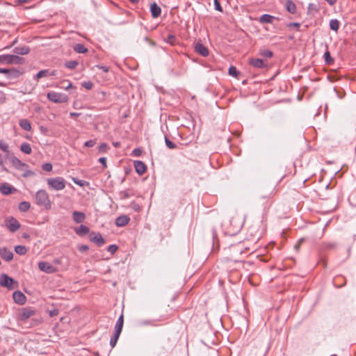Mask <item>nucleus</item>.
Wrapping results in <instances>:
<instances>
[{"label":"nucleus","mask_w":356,"mask_h":356,"mask_svg":"<svg viewBox=\"0 0 356 356\" xmlns=\"http://www.w3.org/2000/svg\"><path fill=\"white\" fill-rule=\"evenodd\" d=\"M118 250V246L116 245H110L107 248V251L111 252V254L115 253Z\"/></svg>","instance_id":"42"},{"label":"nucleus","mask_w":356,"mask_h":356,"mask_svg":"<svg viewBox=\"0 0 356 356\" xmlns=\"http://www.w3.org/2000/svg\"><path fill=\"white\" fill-rule=\"evenodd\" d=\"M214 6H215L216 10L220 11V12L222 11V7L218 0H214Z\"/></svg>","instance_id":"46"},{"label":"nucleus","mask_w":356,"mask_h":356,"mask_svg":"<svg viewBox=\"0 0 356 356\" xmlns=\"http://www.w3.org/2000/svg\"><path fill=\"white\" fill-rule=\"evenodd\" d=\"M194 49L195 52L202 56L206 57L209 56V49L200 42H197L194 46Z\"/></svg>","instance_id":"11"},{"label":"nucleus","mask_w":356,"mask_h":356,"mask_svg":"<svg viewBox=\"0 0 356 356\" xmlns=\"http://www.w3.org/2000/svg\"><path fill=\"white\" fill-rule=\"evenodd\" d=\"M89 250V247L87 245H81L79 247L80 252H86Z\"/></svg>","instance_id":"48"},{"label":"nucleus","mask_w":356,"mask_h":356,"mask_svg":"<svg viewBox=\"0 0 356 356\" xmlns=\"http://www.w3.org/2000/svg\"><path fill=\"white\" fill-rule=\"evenodd\" d=\"M287 26L288 27L299 28L300 26V24L297 23V22H291V23L288 24Z\"/></svg>","instance_id":"52"},{"label":"nucleus","mask_w":356,"mask_h":356,"mask_svg":"<svg viewBox=\"0 0 356 356\" xmlns=\"http://www.w3.org/2000/svg\"><path fill=\"white\" fill-rule=\"evenodd\" d=\"M0 256L6 261H10L13 259V253L6 248H0Z\"/></svg>","instance_id":"12"},{"label":"nucleus","mask_w":356,"mask_h":356,"mask_svg":"<svg viewBox=\"0 0 356 356\" xmlns=\"http://www.w3.org/2000/svg\"><path fill=\"white\" fill-rule=\"evenodd\" d=\"M24 59L17 55L5 54L0 56V63L6 64H22Z\"/></svg>","instance_id":"4"},{"label":"nucleus","mask_w":356,"mask_h":356,"mask_svg":"<svg viewBox=\"0 0 356 356\" xmlns=\"http://www.w3.org/2000/svg\"><path fill=\"white\" fill-rule=\"evenodd\" d=\"M83 86L86 88V89H91L92 87V83L91 82H85L84 83H83Z\"/></svg>","instance_id":"54"},{"label":"nucleus","mask_w":356,"mask_h":356,"mask_svg":"<svg viewBox=\"0 0 356 356\" xmlns=\"http://www.w3.org/2000/svg\"><path fill=\"white\" fill-rule=\"evenodd\" d=\"M14 301L19 304L23 305L26 301V296L19 291H15L13 294Z\"/></svg>","instance_id":"14"},{"label":"nucleus","mask_w":356,"mask_h":356,"mask_svg":"<svg viewBox=\"0 0 356 356\" xmlns=\"http://www.w3.org/2000/svg\"><path fill=\"white\" fill-rule=\"evenodd\" d=\"M238 74H239V72L237 70L236 67H235L234 66H231L229 68V75H231L232 76H234V77H237Z\"/></svg>","instance_id":"37"},{"label":"nucleus","mask_w":356,"mask_h":356,"mask_svg":"<svg viewBox=\"0 0 356 356\" xmlns=\"http://www.w3.org/2000/svg\"><path fill=\"white\" fill-rule=\"evenodd\" d=\"M13 51L15 54H19V55H26L29 53L30 49L27 46H21V47H16L13 49Z\"/></svg>","instance_id":"24"},{"label":"nucleus","mask_w":356,"mask_h":356,"mask_svg":"<svg viewBox=\"0 0 356 356\" xmlns=\"http://www.w3.org/2000/svg\"><path fill=\"white\" fill-rule=\"evenodd\" d=\"M30 207L31 204L29 202L24 201L19 203V209L22 212L27 211L30 209Z\"/></svg>","instance_id":"31"},{"label":"nucleus","mask_w":356,"mask_h":356,"mask_svg":"<svg viewBox=\"0 0 356 356\" xmlns=\"http://www.w3.org/2000/svg\"><path fill=\"white\" fill-rule=\"evenodd\" d=\"M47 183L49 188L56 191H61L64 189L66 186L65 180L64 178L60 177L48 178L47 179Z\"/></svg>","instance_id":"3"},{"label":"nucleus","mask_w":356,"mask_h":356,"mask_svg":"<svg viewBox=\"0 0 356 356\" xmlns=\"http://www.w3.org/2000/svg\"><path fill=\"white\" fill-rule=\"evenodd\" d=\"M325 62L326 64L331 65L334 63V60L332 58L330 51H326L324 54Z\"/></svg>","instance_id":"34"},{"label":"nucleus","mask_w":356,"mask_h":356,"mask_svg":"<svg viewBox=\"0 0 356 356\" xmlns=\"http://www.w3.org/2000/svg\"><path fill=\"white\" fill-rule=\"evenodd\" d=\"M107 149V145L106 143H102L99 147V152L101 153H105Z\"/></svg>","instance_id":"44"},{"label":"nucleus","mask_w":356,"mask_h":356,"mask_svg":"<svg viewBox=\"0 0 356 356\" xmlns=\"http://www.w3.org/2000/svg\"><path fill=\"white\" fill-rule=\"evenodd\" d=\"M90 240L95 243L98 246H102L105 243V240L99 233H90Z\"/></svg>","instance_id":"10"},{"label":"nucleus","mask_w":356,"mask_h":356,"mask_svg":"<svg viewBox=\"0 0 356 356\" xmlns=\"http://www.w3.org/2000/svg\"><path fill=\"white\" fill-rule=\"evenodd\" d=\"M133 3H138L139 2V0H129Z\"/></svg>","instance_id":"61"},{"label":"nucleus","mask_w":356,"mask_h":356,"mask_svg":"<svg viewBox=\"0 0 356 356\" xmlns=\"http://www.w3.org/2000/svg\"><path fill=\"white\" fill-rule=\"evenodd\" d=\"M337 245L335 243H332V242H329V243H325V247L327 248V249H334L336 248Z\"/></svg>","instance_id":"45"},{"label":"nucleus","mask_w":356,"mask_h":356,"mask_svg":"<svg viewBox=\"0 0 356 356\" xmlns=\"http://www.w3.org/2000/svg\"><path fill=\"white\" fill-rule=\"evenodd\" d=\"M99 69L102 70L104 72H108V67L104 65H97V66Z\"/></svg>","instance_id":"55"},{"label":"nucleus","mask_w":356,"mask_h":356,"mask_svg":"<svg viewBox=\"0 0 356 356\" xmlns=\"http://www.w3.org/2000/svg\"><path fill=\"white\" fill-rule=\"evenodd\" d=\"M249 63L253 67L259 69L264 68L266 66V64L264 63V60L260 58H252L250 60Z\"/></svg>","instance_id":"20"},{"label":"nucleus","mask_w":356,"mask_h":356,"mask_svg":"<svg viewBox=\"0 0 356 356\" xmlns=\"http://www.w3.org/2000/svg\"><path fill=\"white\" fill-rule=\"evenodd\" d=\"M165 143L166 146L169 149H172L176 148V145L174 143H172L171 140H170L167 136L165 137Z\"/></svg>","instance_id":"38"},{"label":"nucleus","mask_w":356,"mask_h":356,"mask_svg":"<svg viewBox=\"0 0 356 356\" xmlns=\"http://www.w3.org/2000/svg\"><path fill=\"white\" fill-rule=\"evenodd\" d=\"M141 153H142V151H141V149H139V148H136V149H134L133 150V152H132L133 155H134V156H140Z\"/></svg>","instance_id":"47"},{"label":"nucleus","mask_w":356,"mask_h":356,"mask_svg":"<svg viewBox=\"0 0 356 356\" xmlns=\"http://www.w3.org/2000/svg\"><path fill=\"white\" fill-rule=\"evenodd\" d=\"M285 7H286V10L289 13H290L291 14L296 13V4L291 0H287L286 1Z\"/></svg>","instance_id":"26"},{"label":"nucleus","mask_w":356,"mask_h":356,"mask_svg":"<svg viewBox=\"0 0 356 356\" xmlns=\"http://www.w3.org/2000/svg\"><path fill=\"white\" fill-rule=\"evenodd\" d=\"M20 150L26 154H29L31 153V147L30 144L27 143H23L20 146Z\"/></svg>","instance_id":"30"},{"label":"nucleus","mask_w":356,"mask_h":356,"mask_svg":"<svg viewBox=\"0 0 356 356\" xmlns=\"http://www.w3.org/2000/svg\"><path fill=\"white\" fill-rule=\"evenodd\" d=\"M0 73L4 74H8L10 76H12V77H17L20 74V72L19 70H17L15 69L8 70V69H6V68H0Z\"/></svg>","instance_id":"22"},{"label":"nucleus","mask_w":356,"mask_h":356,"mask_svg":"<svg viewBox=\"0 0 356 356\" xmlns=\"http://www.w3.org/2000/svg\"><path fill=\"white\" fill-rule=\"evenodd\" d=\"M5 224L6 227L11 232H15L20 228V223L17 219L12 216L6 218Z\"/></svg>","instance_id":"6"},{"label":"nucleus","mask_w":356,"mask_h":356,"mask_svg":"<svg viewBox=\"0 0 356 356\" xmlns=\"http://www.w3.org/2000/svg\"><path fill=\"white\" fill-rule=\"evenodd\" d=\"M120 333L121 332L115 330V332L111 338H113L114 339L118 341L120 335Z\"/></svg>","instance_id":"53"},{"label":"nucleus","mask_w":356,"mask_h":356,"mask_svg":"<svg viewBox=\"0 0 356 356\" xmlns=\"http://www.w3.org/2000/svg\"><path fill=\"white\" fill-rule=\"evenodd\" d=\"M123 323H124V316H123V314H121L115 323V330L122 332Z\"/></svg>","instance_id":"28"},{"label":"nucleus","mask_w":356,"mask_h":356,"mask_svg":"<svg viewBox=\"0 0 356 356\" xmlns=\"http://www.w3.org/2000/svg\"><path fill=\"white\" fill-rule=\"evenodd\" d=\"M70 87H72V83H69L68 86L65 87V89H68Z\"/></svg>","instance_id":"62"},{"label":"nucleus","mask_w":356,"mask_h":356,"mask_svg":"<svg viewBox=\"0 0 356 356\" xmlns=\"http://www.w3.org/2000/svg\"><path fill=\"white\" fill-rule=\"evenodd\" d=\"M134 168L136 172L140 175L144 174L147 170L146 165L141 161H134Z\"/></svg>","instance_id":"17"},{"label":"nucleus","mask_w":356,"mask_h":356,"mask_svg":"<svg viewBox=\"0 0 356 356\" xmlns=\"http://www.w3.org/2000/svg\"><path fill=\"white\" fill-rule=\"evenodd\" d=\"M47 99L54 103H65L68 101V97L64 93L56 92H49L47 95Z\"/></svg>","instance_id":"5"},{"label":"nucleus","mask_w":356,"mask_h":356,"mask_svg":"<svg viewBox=\"0 0 356 356\" xmlns=\"http://www.w3.org/2000/svg\"><path fill=\"white\" fill-rule=\"evenodd\" d=\"M14 190L15 188L8 184H3L0 186V191L2 194L4 195L11 194Z\"/></svg>","instance_id":"25"},{"label":"nucleus","mask_w":356,"mask_h":356,"mask_svg":"<svg viewBox=\"0 0 356 356\" xmlns=\"http://www.w3.org/2000/svg\"><path fill=\"white\" fill-rule=\"evenodd\" d=\"M96 144V141L95 140H90L86 141L84 143V146L87 147H92Z\"/></svg>","instance_id":"43"},{"label":"nucleus","mask_w":356,"mask_h":356,"mask_svg":"<svg viewBox=\"0 0 356 356\" xmlns=\"http://www.w3.org/2000/svg\"><path fill=\"white\" fill-rule=\"evenodd\" d=\"M150 11L153 18L159 17L161 13V8L156 3H151Z\"/></svg>","instance_id":"18"},{"label":"nucleus","mask_w":356,"mask_h":356,"mask_svg":"<svg viewBox=\"0 0 356 356\" xmlns=\"http://www.w3.org/2000/svg\"><path fill=\"white\" fill-rule=\"evenodd\" d=\"M42 170L47 172H50L52 170V165L50 163H46L42 165Z\"/></svg>","instance_id":"41"},{"label":"nucleus","mask_w":356,"mask_h":356,"mask_svg":"<svg viewBox=\"0 0 356 356\" xmlns=\"http://www.w3.org/2000/svg\"><path fill=\"white\" fill-rule=\"evenodd\" d=\"M49 74V72H48V70H40L35 76H34V79L35 80H39L40 79L44 77V76H46Z\"/></svg>","instance_id":"35"},{"label":"nucleus","mask_w":356,"mask_h":356,"mask_svg":"<svg viewBox=\"0 0 356 356\" xmlns=\"http://www.w3.org/2000/svg\"><path fill=\"white\" fill-rule=\"evenodd\" d=\"M168 40L170 42H172V41L175 40V37L174 35H169Z\"/></svg>","instance_id":"59"},{"label":"nucleus","mask_w":356,"mask_h":356,"mask_svg":"<svg viewBox=\"0 0 356 356\" xmlns=\"http://www.w3.org/2000/svg\"><path fill=\"white\" fill-rule=\"evenodd\" d=\"M114 145H115V147H118V146H119V143H115L114 144Z\"/></svg>","instance_id":"64"},{"label":"nucleus","mask_w":356,"mask_h":356,"mask_svg":"<svg viewBox=\"0 0 356 356\" xmlns=\"http://www.w3.org/2000/svg\"><path fill=\"white\" fill-rule=\"evenodd\" d=\"M76 53L84 54L88 51V49L82 44H76L73 47Z\"/></svg>","instance_id":"29"},{"label":"nucleus","mask_w":356,"mask_h":356,"mask_svg":"<svg viewBox=\"0 0 356 356\" xmlns=\"http://www.w3.org/2000/svg\"><path fill=\"white\" fill-rule=\"evenodd\" d=\"M72 180H73L74 183H75L76 184H77L80 186H83V181L77 179L76 178H72Z\"/></svg>","instance_id":"51"},{"label":"nucleus","mask_w":356,"mask_h":356,"mask_svg":"<svg viewBox=\"0 0 356 356\" xmlns=\"http://www.w3.org/2000/svg\"><path fill=\"white\" fill-rule=\"evenodd\" d=\"M277 18L273 15L264 14L259 17V22L262 24H273Z\"/></svg>","instance_id":"21"},{"label":"nucleus","mask_w":356,"mask_h":356,"mask_svg":"<svg viewBox=\"0 0 356 356\" xmlns=\"http://www.w3.org/2000/svg\"><path fill=\"white\" fill-rule=\"evenodd\" d=\"M29 0H18V3L20 4L28 2Z\"/></svg>","instance_id":"60"},{"label":"nucleus","mask_w":356,"mask_h":356,"mask_svg":"<svg viewBox=\"0 0 356 356\" xmlns=\"http://www.w3.org/2000/svg\"><path fill=\"white\" fill-rule=\"evenodd\" d=\"M35 314V312L28 308H23L20 311L19 318L22 321H25Z\"/></svg>","instance_id":"15"},{"label":"nucleus","mask_w":356,"mask_h":356,"mask_svg":"<svg viewBox=\"0 0 356 356\" xmlns=\"http://www.w3.org/2000/svg\"><path fill=\"white\" fill-rule=\"evenodd\" d=\"M38 268L41 271L46 273H54L57 270L55 266L47 261H40L38 263Z\"/></svg>","instance_id":"7"},{"label":"nucleus","mask_w":356,"mask_h":356,"mask_svg":"<svg viewBox=\"0 0 356 356\" xmlns=\"http://www.w3.org/2000/svg\"><path fill=\"white\" fill-rule=\"evenodd\" d=\"M330 28L335 31H337L339 28V22L337 19H333L330 21Z\"/></svg>","instance_id":"33"},{"label":"nucleus","mask_w":356,"mask_h":356,"mask_svg":"<svg viewBox=\"0 0 356 356\" xmlns=\"http://www.w3.org/2000/svg\"><path fill=\"white\" fill-rule=\"evenodd\" d=\"M70 117H72V118H76V117H78V116H79V115H80V113H74V112H71V113H70Z\"/></svg>","instance_id":"57"},{"label":"nucleus","mask_w":356,"mask_h":356,"mask_svg":"<svg viewBox=\"0 0 356 356\" xmlns=\"http://www.w3.org/2000/svg\"><path fill=\"white\" fill-rule=\"evenodd\" d=\"M272 197V193H269L268 194H264L260 196V201L263 202L264 204V209H268L271 204L272 202L270 200V197Z\"/></svg>","instance_id":"13"},{"label":"nucleus","mask_w":356,"mask_h":356,"mask_svg":"<svg viewBox=\"0 0 356 356\" xmlns=\"http://www.w3.org/2000/svg\"><path fill=\"white\" fill-rule=\"evenodd\" d=\"M131 193L127 191H123L120 193V197L121 199H127L131 197Z\"/></svg>","instance_id":"40"},{"label":"nucleus","mask_w":356,"mask_h":356,"mask_svg":"<svg viewBox=\"0 0 356 356\" xmlns=\"http://www.w3.org/2000/svg\"><path fill=\"white\" fill-rule=\"evenodd\" d=\"M15 251L19 255H24L27 252V249L24 245H17L15 247Z\"/></svg>","instance_id":"32"},{"label":"nucleus","mask_w":356,"mask_h":356,"mask_svg":"<svg viewBox=\"0 0 356 356\" xmlns=\"http://www.w3.org/2000/svg\"><path fill=\"white\" fill-rule=\"evenodd\" d=\"M117 340L114 339L113 338H111V340H110V345L112 348H114L115 346L116 345V343H117Z\"/></svg>","instance_id":"56"},{"label":"nucleus","mask_w":356,"mask_h":356,"mask_svg":"<svg viewBox=\"0 0 356 356\" xmlns=\"http://www.w3.org/2000/svg\"><path fill=\"white\" fill-rule=\"evenodd\" d=\"M99 162L102 163L104 168H106V158L101 157L99 159Z\"/></svg>","instance_id":"50"},{"label":"nucleus","mask_w":356,"mask_h":356,"mask_svg":"<svg viewBox=\"0 0 356 356\" xmlns=\"http://www.w3.org/2000/svg\"><path fill=\"white\" fill-rule=\"evenodd\" d=\"M10 154L9 146L7 143L0 140V167L2 170L7 172L5 166V161L8 159Z\"/></svg>","instance_id":"2"},{"label":"nucleus","mask_w":356,"mask_h":356,"mask_svg":"<svg viewBox=\"0 0 356 356\" xmlns=\"http://www.w3.org/2000/svg\"><path fill=\"white\" fill-rule=\"evenodd\" d=\"M78 65V62L76 60H70L65 63V66L68 69H74Z\"/></svg>","instance_id":"36"},{"label":"nucleus","mask_w":356,"mask_h":356,"mask_svg":"<svg viewBox=\"0 0 356 356\" xmlns=\"http://www.w3.org/2000/svg\"><path fill=\"white\" fill-rule=\"evenodd\" d=\"M260 54L266 58H271L273 55V52L270 50L264 49L261 51Z\"/></svg>","instance_id":"39"},{"label":"nucleus","mask_w":356,"mask_h":356,"mask_svg":"<svg viewBox=\"0 0 356 356\" xmlns=\"http://www.w3.org/2000/svg\"><path fill=\"white\" fill-rule=\"evenodd\" d=\"M35 202L38 205L44 206L46 208H49L51 206V200L49 194L45 190H39L35 193Z\"/></svg>","instance_id":"1"},{"label":"nucleus","mask_w":356,"mask_h":356,"mask_svg":"<svg viewBox=\"0 0 356 356\" xmlns=\"http://www.w3.org/2000/svg\"><path fill=\"white\" fill-rule=\"evenodd\" d=\"M10 162L12 165L17 170H24L25 168L28 167V165L25 163L21 161L18 158L15 156H11L8 157Z\"/></svg>","instance_id":"8"},{"label":"nucleus","mask_w":356,"mask_h":356,"mask_svg":"<svg viewBox=\"0 0 356 356\" xmlns=\"http://www.w3.org/2000/svg\"><path fill=\"white\" fill-rule=\"evenodd\" d=\"M13 282H14L13 279L8 277L6 274H2L0 276V285L1 286H5L8 289H12Z\"/></svg>","instance_id":"9"},{"label":"nucleus","mask_w":356,"mask_h":356,"mask_svg":"<svg viewBox=\"0 0 356 356\" xmlns=\"http://www.w3.org/2000/svg\"><path fill=\"white\" fill-rule=\"evenodd\" d=\"M130 220V218L127 216H120L115 219V225L118 227H123L127 225Z\"/></svg>","instance_id":"19"},{"label":"nucleus","mask_w":356,"mask_h":356,"mask_svg":"<svg viewBox=\"0 0 356 356\" xmlns=\"http://www.w3.org/2000/svg\"><path fill=\"white\" fill-rule=\"evenodd\" d=\"M0 86H5V83L0 82Z\"/></svg>","instance_id":"63"},{"label":"nucleus","mask_w":356,"mask_h":356,"mask_svg":"<svg viewBox=\"0 0 356 356\" xmlns=\"http://www.w3.org/2000/svg\"><path fill=\"white\" fill-rule=\"evenodd\" d=\"M304 239L301 238L299 240V241L294 245V249L296 251H298L300 247L301 243L303 242Z\"/></svg>","instance_id":"49"},{"label":"nucleus","mask_w":356,"mask_h":356,"mask_svg":"<svg viewBox=\"0 0 356 356\" xmlns=\"http://www.w3.org/2000/svg\"><path fill=\"white\" fill-rule=\"evenodd\" d=\"M74 232L77 235L82 236L88 234L90 229L86 225H81L79 227L74 229Z\"/></svg>","instance_id":"23"},{"label":"nucleus","mask_w":356,"mask_h":356,"mask_svg":"<svg viewBox=\"0 0 356 356\" xmlns=\"http://www.w3.org/2000/svg\"><path fill=\"white\" fill-rule=\"evenodd\" d=\"M19 126L26 131H31V125L27 119H22L19 122Z\"/></svg>","instance_id":"27"},{"label":"nucleus","mask_w":356,"mask_h":356,"mask_svg":"<svg viewBox=\"0 0 356 356\" xmlns=\"http://www.w3.org/2000/svg\"><path fill=\"white\" fill-rule=\"evenodd\" d=\"M72 218L76 223H81L86 220V216L84 213L75 211L72 213Z\"/></svg>","instance_id":"16"},{"label":"nucleus","mask_w":356,"mask_h":356,"mask_svg":"<svg viewBox=\"0 0 356 356\" xmlns=\"http://www.w3.org/2000/svg\"><path fill=\"white\" fill-rule=\"evenodd\" d=\"M33 172L30 171V170H28L27 172H26L24 174V177H27L29 175H33Z\"/></svg>","instance_id":"58"}]
</instances>
